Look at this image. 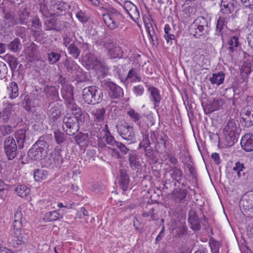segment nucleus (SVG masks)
I'll list each match as a JSON object with an SVG mask.
<instances>
[{
	"label": "nucleus",
	"instance_id": "nucleus-29",
	"mask_svg": "<svg viewBox=\"0 0 253 253\" xmlns=\"http://www.w3.org/2000/svg\"><path fill=\"white\" fill-rule=\"evenodd\" d=\"M49 121L52 123H55L61 116V110L59 106H52L47 113Z\"/></svg>",
	"mask_w": 253,
	"mask_h": 253
},
{
	"label": "nucleus",
	"instance_id": "nucleus-38",
	"mask_svg": "<svg viewBox=\"0 0 253 253\" xmlns=\"http://www.w3.org/2000/svg\"><path fill=\"white\" fill-rule=\"evenodd\" d=\"M30 13L24 9L19 12L18 17L16 19V23L18 24H24L27 23Z\"/></svg>",
	"mask_w": 253,
	"mask_h": 253
},
{
	"label": "nucleus",
	"instance_id": "nucleus-9",
	"mask_svg": "<svg viewBox=\"0 0 253 253\" xmlns=\"http://www.w3.org/2000/svg\"><path fill=\"white\" fill-rule=\"evenodd\" d=\"M62 150L56 148L45 158V166L51 169L59 168L61 166L63 159L61 155Z\"/></svg>",
	"mask_w": 253,
	"mask_h": 253
},
{
	"label": "nucleus",
	"instance_id": "nucleus-39",
	"mask_svg": "<svg viewBox=\"0 0 253 253\" xmlns=\"http://www.w3.org/2000/svg\"><path fill=\"white\" fill-rule=\"evenodd\" d=\"M48 175L46 170L42 169H37L35 170L34 173V177L37 181H41L45 179Z\"/></svg>",
	"mask_w": 253,
	"mask_h": 253
},
{
	"label": "nucleus",
	"instance_id": "nucleus-18",
	"mask_svg": "<svg viewBox=\"0 0 253 253\" xmlns=\"http://www.w3.org/2000/svg\"><path fill=\"white\" fill-rule=\"evenodd\" d=\"M14 104L11 103L4 104L3 108L0 111V119L5 122H7L12 117L13 112H14Z\"/></svg>",
	"mask_w": 253,
	"mask_h": 253
},
{
	"label": "nucleus",
	"instance_id": "nucleus-16",
	"mask_svg": "<svg viewBox=\"0 0 253 253\" xmlns=\"http://www.w3.org/2000/svg\"><path fill=\"white\" fill-rule=\"evenodd\" d=\"M189 31L190 34L196 38L203 39L205 36L208 34L210 28H205L199 24H196L193 22L190 25Z\"/></svg>",
	"mask_w": 253,
	"mask_h": 253
},
{
	"label": "nucleus",
	"instance_id": "nucleus-5",
	"mask_svg": "<svg viewBox=\"0 0 253 253\" xmlns=\"http://www.w3.org/2000/svg\"><path fill=\"white\" fill-rule=\"evenodd\" d=\"M241 131L238 121L235 119L229 120L223 129L224 139L228 146H232L237 142Z\"/></svg>",
	"mask_w": 253,
	"mask_h": 253
},
{
	"label": "nucleus",
	"instance_id": "nucleus-14",
	"mask_svg": "<svg viewBox=\"0 0 253 253\" xmlns=\"http://www.w3.org/2000/svg\"><path fill=\"white\" fill-rule=\"evenodd\" d=\"M102 84L109 90V94L112 98L117 99L123 96L122 88L113 82L104 80L102 81Z\"/></svg>",
	"mask_w": 253,
	"mask_h": 253
},
{
	"label": "nucleus",
	"instance_id": "nucleus-64",
	"mask_svg": "<svg viewBox=\"0 0 253 253\" xmlns=\"http://www.w3.org/2000/svg\"><path fill=\"white\" fill-rule=\"evenodd\" d=\"M187 233V227L184 225L182 224L180 227H179L178 229L177 235L178 237H181L183 235H186Z\"/></svg>",
	"mask_w": 253,
	"mask_h": 253
},
{
	"label": "nucleus",
	"instance_id": "nucleus-4",
	"mask_svg": "<svg viewBox=\"0 0 253 253\" xmlns=\"http://www.w3.org/2000/svg\"><path fill=\"white\" fill-rule=\"evenodd\" d=\"M75 111V113L67 114L63 118V124L66 127L65 131L69 135H74L79 130V126L84 122V116L80 108L70 109Z\"/></svg>",
	"mask_w": 253,
	"mask_h": 253
},
{
	"label": "nucleus",
	"instance_id": "nucleus-30",
	"mask_svg": "<svg viewBox=\"0 0 253 253\" xmlns=\"http://www.w3.org/2000/svg\"><path fill=\"white\" fill-rule=\"evenodd\" d=\"M130 80L132 82H139L141 78L138 74V71L134 68H131L128 71V74L125 79V81Z\"/></svg>",
	"mask_w": 253,
	"mask_h": 253
},
{
	"label": "nucleus",
	"instance_id": "nucleus-61",
	"mask_svg": "<svg viewBox=\"0 0 253 253\" xmlns=\"http://www.w3.org/2000/svg\"><path fill=\"white\" fill-rule=\"evenodd\" d=\"M212 106H214L215 110H217L219 109L220 107H221L224 104V101L222 99H214L213 101L212 102Z\"/></svg>",
	"mask_w": 253,
	"mask_h": 253
},
{
	"label": "nucleus",
	"instance_id": "nucleus-23",
	"mask_svg": "<svg viewBox=\"0 0 253 253\" xmlns=\"http://www.w3.org/2000/svg\"><path fill=\"white\" fill-rule=\"evenodd\" d=\"M83 56V60L88 65H91L93 68H98L101 65V62L90 52L84 53Z\"/></svg>",
	"mask_w": 253,
	"mask_h": 253
},
{
	"label": "nucleus",
	"instance_id": "nucleus-27",
	"mask_svg": "<svg viewBox=\"0 0 253 253\" xmlns=\"http://www.w3.org/2000/svg\"><path fill=\"white\" fill-rule=\"evenodd\" d=\"M128 162L130 167L133 170L138 169L141 166L139 158L136 153L133 151L129 153Z\"/></svg>",
	"mask_w": 253,
	"mask_h": 253
},
{
	"label": "nucleus",
	"instance_id": "nucleus-60",
	"mask_svg": "<svg viewBox=\"0 0 253 253\" xmlns=\"http://www.w3.org/2000/svg\"><path fill=\"white\" fill-rule=\"evenodd\" d=\"M251 73L250 67L245 66L244 65L240 69V74L243 77H247Z\"/></svg>",
	"mask_w": 253,
	"mask_h": 253
},
{
	"label": "nucleus",
	"instance_id": "nucleus-48",
	"mask_svg": "<svg viewBox=\"0 0 253 253\" xmlns=\"http://www.w3.org/2000/svg\"><path fill=\"white\" fill-rule=\"evenodd\" d=\"M105 138L106 143L112 146H115L117 145V143L119 141H117L114 137L111 134L110 131H107V134L104 135Z\"/></svg>",
	"mask_w": 253,
	"mask_h": 253
},
{
	"label": "nucleus",
	"instance_id": "nucleus-46",
	"mask_svg": "<svg viewBox=\"0 0 253 253\" xmlns=\"http://www.w3.org/2000/svg\"><path fill=\"white\" fill-rule=\"evenodd\" d=\"M54 137L56 142L58 144H61L65 140V134L59 130H56L54 132Z\"/></svg>",
	"mask_w": 253,
	"mask_h": 253
},
{
	"label": "nucleus",
	"instance_id": "nucleus-43",
	"mask_svg": "<svg viewBox=\"0 0 253 253\" xmlns=\"http://www.w3.org/2000/svg\"><path fill=\"white\" fill-rule=\"evenodd\" d=\"M88 139V134L80 132L74 137L76 143L78 145H84Z\"/></svg>",
	"mask_w": 253,
	"mask_h": 253
},
{
	"label": "nucleus",
	"instance_id": "nucleus-54",
	"mask_svg": "<svg viewBox=\"0 0 253 253\" xmlns=\"http://www.w3.org/2000/svg\"><path fill=\"white\" fill-rule=\"evenodd\" d=\"M76 17L82 23H85L89 20L88 15L82 11H80L77 13Z\"/></svg>",
	"mask_w": 253,
	"mask_h": 253
},
{
	"label": "nucleus",
	"instance_id": "nucleus-26",
	"mask_svg": "<svg viewBox=\"0 0 253 253\" xmlns=\"http://www.w3.org/2000/svg\"><path fill=\"white\" fill-rule=\"evenodd\" d=\"M148 90L150 93V100L154 103L155 106L158 105L162 99L159 89L155 87L150 86Z\"/></svg>",
	"mask_w": 253,
	"mask_h": 253
},
{
	"label": "nucleus",
	"instance_id": "nucleus-57",
	"mask_svg": "<svg viewBox=\"0 0 253 253\" xmlns=\"http://www.w3.org/2000/svg\"><path fill=\"white\" fill-rule=\"evenodd\" d=\"M0 131L3 135H6L12 132V127L9 125H3L0 126Z\"/></svg>",
	"mask_w": 253,
	"mask_h": 253
},
{
	"label": "nucleus",
	"instance_id": "nucleus-22",
	"mask_svg": "<svg viewBox=\"0 0 253 253\" xmlns=\"http://www.w3.org/2000/svg\"><path fill=\"white\" fill-rule=\"evenodd\" d=\"M129 183V177L125 169L120 170L119 186L123 191H126Z\"/></svg>",
	"mask_w": 253,
	"mask_h": 253
},
{
	"label": "nucleus",
	"instance_id": "nucleus-13",
	"mask_svg": "<svg viewBox=\"0 0 253 253\" xmlns=\"http://www.w3.org/2000/svg\"><path fill=\"white\" fill-rule=\"evenodd\" d=\"M61 95L66 102L67 107L69 109L78 107L74 101L72 88L68 85H64L61 90Z\"/></svg>",
	"mask_w": 253,
	"mask_h": 253
},
{
	"label": "nucleus",
	"instance_id": "nucleus-1",
	"mask_svg": "<svg viewBox=\"0 0 253 253\" xmlns=\"http://www.w3.org/2000/svg\"><path fill=\"white\" fill-rule=\"evenodd\" d=\"M36 0L40 5V12L47 18L65 15L70 9V6L61 0Z\"/></svg>",
	"mask_w": 253,
	"mask_h": 253
},
{
	"label": "nucleus",
	"instance_id": "nucleus-56",
	"mask_svg": "<svg viewBox=\"0 0 253 253\" xmlns=\"http://www.w3.org/2000/svg\"><path fill=\"white\" fill-rule=\"evenodd\" d=\"M167 156L169 161L170 162L171 166H177L178 164V159L175 157L174 154L169 153L167 154Z\"/></svg>",
	"mask_w": 253,
	"mask_h": 253
},
{
	"label": "nucleus",
	"instance_id": "nucleus-15",
	"mask_svg": "<svg viewBox=\"0 0 253 253\" xmlns=\"http://www.w3.org/2000/svg\"><path fill=\"white\" fill-rule=\"evenodd\" d=\"M240 123L242 126L249 127L253 126V110L249 107L244 108L240 114Z\"/></svg>",
	"mask_w": 253,
	"mask_h": 253
},
{
	"label": "nucleus",
	"instance_id": "nucleus-45",
	"mask_svg": "<svg viewBox=\"0 0 253 253\" xmlns=\"http://www.w3.org/2000/svg\"><path fill=\"white\" fill-rule=\"evenodd\" d=\"M48 61L50 64H54L58 62L61 57V55L57 53L52 51L47 53Z\"/></svg>",
	"mask_w": 253,
	"mask_h": 253
},
{
	"label": "nucleus",
	"instance_id": "nucleus-7",
	"mask_svg": "<svg viewBox=\"0 0 253 253\" xmlns=\"http://www.w3.org/2000/svg\"><path fill=\"white\" fill-rule=\"evenodd\" d=\"M102 19L107 27L113 30L119 26L123 16L116 9L110 8L102 15Z\"/></svg>",
	"mask_w": 253,
	"mask_h": 253
},
{
	"label": "nucleus",
	"instance_id": "nucleus-58",
	"mask_svg": "<svg viewBox=\"0 0 253 253\" xmlns=\"http://www.w3.org/2000/svg\"><path fill=\"white\" fill-rule=\"evenodd\" d=\"M7 68L6 64L0 61V79L4 78L7 74Z\"/></svg>",
	"mask_w": 253,
	"mask_h": 253
},
{
	"label": "nucleus",
	"instance_id": "nucleus-53",
	"mask_svg": "<svg viewBox=\"0 0 253 253\" xmlns=\"http://www.w3.org/2000/svg\"><path fill=\"white\" fill-rule=\"evenodd\" d=\"M194 22H196V24H199L205 28H210L208 20L203 16L197 17Z\"/></svg>",
	"mask_w": 253,
	"mask_h": 253
},
{
	"label": "nucleus",
	"instance_id": "nucleus-17",
	"mask_svg": "<svg viewBox=\"0 0 253 253\" xmlns=\"http://www.w3.org/2000/svg\"><path fill=\"white\" fill-rule=\"evenodd\" d=\"M237 6L236 0H221L220 12L224 14H229L233 12Z\"/></svg>",
	"mask_w": 253,
	"mask_h": 253
},
{
	"label": "nucleus",
	"instance_id": "nucleus-3",
	"mask_svg": "<svg viewBox=\"0 0 253 253\" xmlns=\"http://www.w3.org/2000/svg\"><path fill=\"white\" fill-rule=\"evenodd\" d=\"M17 141L16 144L14 139L12 137H7L4 142V151L9 160H13L17 155V148L22 149L24 144L27 139L26 130L21 129L16 131L15 134Z\"/></svg>",
	"mask_w": 253,
	"mask_h": 253
},
{
	"label": "nucleus",
	"instance_id": "nucleus-40",
	"mask_svg": "<svg viewBox=\"0 0 253 253\" xmlns=\"http://www.w3.org/2000/svg\"><path fill=\"white\" fill-rule=\"evenodd\" d=\"M3 24L4 28L8 29L9 28L13 27L15 25L17 24L16 23V19L14 20L12 16L9 14H6L4 16Z\"/></svg>",
	"mask_w": 253,
	"mask_h": 253
},
{
	"label": "nucleus",
	"instance_id": "nucleus-6",
	"mask_svg": "<svg viewBox=\"0 0 253 253\" xmlns=\"http://www.w3.org/2000/svg\"><path fill=\"white\" fill-rule=\"evenodd\" d=\"M83 98L88 104L100 103L103 99V91L96 86L86 87L82 91Z\"/></svg>",
	"mask_w": 253,
	"mask_h": 253
},
{
	"label": "nucleus",
	"instance_id": "nucleus-36",
	"mask_svg": "<svg viewBox=\"0 0 253 253\" xmlns=\"http://www.w3.org/2000/svg\"><path fill=\"white\" fill-rule=\"evenodd\" d=\"M228 18L226 17L219 16L216 26L215 35L220 36L222 35V30L228 21Z\"/></svg>",
	"mask_w": 253,
	"mask_h": 253
},
{
	"label": "nucleus",
	"instance_id": "nucleus-25",
	"mask_svg": "<svg viewBox=\"0 0 253 253\" xmlns=\"http://www.w3.org/2000/svg\"><path fill=\"white\" fill-rule=\"evenodd\" d=\"M45 29L46 31L55 30L60 31L62 30L63 27L60 23L52 19H46L44 22Z\"/></svg>",
	"mask_w": 253,
	"mask_h": 253
},
{
	"label": "nucleus",
	"instance_id": "nucleus-2",
	"mask_svg": "<svg viewBox=\"0 0 253 253\" xmlns=\"http://www.w3.org/2000/svg\"><path fill=\"white\" fill-rule=\"evenodd\" d=\"M23 218L21 208H18L15 212L12 235L15 239L14 247L25 245L28 243L31 236L30 230L25 228L26 223H23Z\"/></svg>",
	"mask_w": 253,
	"mask_h": 253
},
{
	"label": "nucleus",
	"instance_id": "nucleus-21",
	"mask_svg": "<svg viewBox=\"0 0 253 253\" xmlns=\"http://www.w3.org/2000/svg\"><path fill=\"white\" fill-rule=\"evenodd\" d=\"M106 110L104 108H92L90 110V113L96 122L101 123L104 121Z\"/></svg>",
	"mask_w": 253,
	"mask_h": 253
},
{
	"label": "nucleus",
	"instance_id": "nucleus-11",
	"mask_svg": "<svg viewBox=\"0 0 253 253\" xmlns=\"http://www.w3.org/2000/svg\"><path fill=\"white\" fill-rule=\"evenodd\" d=\"M103 46L108 49V55L111 59L121 58L123 56L122 48L114 44L112 40L108 39L103 42Z\"/></svg>",
	"mask_w": 253,
	"mask_h": 253
},
{
	"label": "nucleus",
	"instance_id": "nucleus-59",
	"mask_svg": "<svg viewBox=\"0 0 253 253\" xmlns=\"http://www.w3.org/2000/svg\"><path fill=\"white\" fill-rule=\"evenodd\" d=\"M133 91L136 96H140L144 93V88L143 85L139 84L134 86L133 87Z\"/></svg>",
	"mask_w": 253,
	"mask_h": 253
},
{
	"label": "nucleus",
	"instance_id": "nucleus-49",
	"mask_svg": "<svg viewBox=\"0 0 253 253\" xmlns=\"http://www.w3.org/2000/svg\"><path fill=\"white\" fill-rule=\"evenodd\" d=\"M149 38L151 41L152 44L155 46H157L159 44L157 36L154 31L153 28H152L151 31H149Z\"/></svg>",
	"mask_w": 253,
	"mask_h": 253
},
{
	"label": "nucleus",
	"instance_id": "nucleus-47",
	"mask_svg": "<svg viewBox=\"0 0 253 253\" xmlns=\"http://www.w3.org/2000/svg\"><path fill=\"white\" fill-rule=\"evenodd\" d=\"M245 169L244 165L239 162L235 163V166L233 168V170L237 174L238 178L241 177V172Z\"/></svg>",
	"mask_w": 253,
	"mask_h": 253
},
{
	"label": "nucleus",
	"instance_id": "nucleus-35",
	"mask_svg": "<svg viewBox=\"0 0 253 253\" xmlns=\"http://www.w3.org/2000/svg\"><path fill=\"white\" fill-rule=\"evenodd\" d=\"M63 65L67 71L71 74L74 73L80 69L79 66L75 61H70L68 59L63 62Z\"/></svg>",
	"mask_w": 253,
	"mask_h": 253
},
{
	"label": "nucleus",
	"instance_id": "nucleus-41",
	"mask_svg": "<svg viewBox=\"0 0 253 253\" xmlns=\"http://www.w3.org/2000/svg\"><path fill=\"white\" fill-rule=\"evenodd\" d=\"M8 48L14 52L19 51L21 47V44L20 40L16 38L10 42L7 45Z\"/></svg>",
	"mask_w": 253,
	"mask_h": 253
},
{
	"label": "nucleus",
	"instance_id": "nucleus-12",
	"mask_svg": "<svg viewBox=\"0 0 253 253\" xmlns=\"http://www.w3.org/2000/svg\"><path fill=\"white\" fill-rule=\"evenodd\" d=\"M116 127L118 132L124 139L132 142L135 140V132L132 126L122 124Z\"/></svg>",
	"mask_w": 253,
	"mask_h": 253
},
{
	"label": "nucleus",
	"instance_id": "nucleus-8",
	"mask_svg": "<svg viewBox=\"0 0 253 253\" xmlns=\"http://www.w3.org/2000/svg\"><path fill=\"white\" fill-rule=\"evenodd\" d=\"M47 143L43 140L39 139L33 144L28 152V157L34 161H40L47 154L46 150Z\"/></svg>",
	"mask_w": 253,
	"mask_h": 253
},
{
	"label": "nucleus",
	"instance_id": "nucleus-31",
	"mask_svg": "<svg viewBox=\"0 0 253 253\" xmlns=\"http://www.w3.org/2000/svg\"><path fill=\"white\" fill-rule=\"evenodd\" d=\"M16 193L20 197L27 199L30 195V189L24 185H20L15 188Z\"/></svg>",
	"mask_w": 253,
	"mask_h": 253
},
{
	"label": "nucleus",
	"instance_id": "nucleus-34",
	"mask_svg": "<svg viewBox=\"0 0 253 253\" xmlns=\"http://www.w3.org/2000/svg\"><path fill=\"white\" fill-rule=\"evenodd\" d=\"M253 203L248 198L247 196L244 194L240 202V207L242 211H249V210L253 207Z\"/></svg>",
	"mask_w": 253,
	"mask_h": 253
},
{
	"label": "nucleus",
	"instance_id": "nucleus-37",
	"mask_svg": "<svg viewBox=\"0 0 253 253\" xmlns=\"http://www.w3.org/2000/svg\"><path fill=\"white\" fill-rule=\"evenodd\" d=\"M69 54L74 59H78L81 53L79 46L75 42L71 43L67 48Z\"/></svg>",
	"mask_w": 253,
	"mask_h": 253
},
{
	"label": "nucleus",
	"instance_id": "nucleus-32",
	"mask_svg": "<svg viewBox=\"0 0 253 253\" xmlns=\"http://www.w3.org/2000/svg\"><path fill=\"white\" fill-rule=\"evenodd\" d=\"M9 98L13 99L16 98L19 95V89L17 84L13 82L9 84L7 87Z\"/></svg>",
	"mask_w": 253,
	"mask_h": 253
},
{
	"label": "nucleus",
	"instance_id": "nucleus-28",
	"mask_svg": "<svg viewBox=\"0 0 253 253\" xmlns=\"http://www.w3.org/2000/svg\"><path fill=\"white\" fill-rule=\"evenodd\" d=\"M240 43L237 36H232L228 39L226 45L229 52H234L237 51Z\"/></svg>",
	"mask_w": 253,
	"mask_h": 253
},
{
	"label": "nucleus",
	"instance_id": "nucleus-42",
	"mask_svg": "<svg viewBox=\"0 0 253 253\" xmlns=\"http://www.w3.org/2000/svg\"><path fill=\"white\" fill-rule=\"evenodd\" d=\"M127 114L131 119L132 122L137 124H139L141 116L133 109H129L127 112Z\"/></svg>",
	"mask_w": 253,
	"mask_h": 253
},
{
	"label": "nucleus",
	"instance_id": "nucleus-62",
	"mask_svg": "<svg viewBox=\"0 0 253 253\" xmlns=\"http://www.w3.org/2000/svg\"><path fill=\"white\" fill-rule=\"evenodd\" d=\"M204 110L206 114H210L216 110L214 106H212V102L207 103L204 107Z\"/></svg>",
	"mask_w": 253,
	"mask_h": 253
},
{
	"label": "nucleus",
	"instance_id": "nucleus-55",
	"mask_svg": "<svg viewBox=\"0 0 253 253\" xmlns=\"http://www.w3.org/2000/svg\"><path fill=\"white\" fill-rule=\"evenodd\" d=\"M116 146L119 149L120 152L123 155H126L129 150L125 144L121 142L117 143Z\"/></svg>",
	"mask_w": 253,
	"mask_h": 253
},
{
	"label": "nucleus",
	"instance_id": "nucleus-33",
	"mask_svg": "<svg viewBox=\"0 0 253 253\" xmlns=\"http://www.w3.org/2000/svg\"><path fill=\"white\" fill-rule=\"evenodd\" d=\"M225 74L222 72L212 74V77L209 79L211 84H216L219 85L223 83Z\"/></svg>",
	"mask_w": 253,
	"mask_h": 253
},
{
	"label": "nucleus",
	"instance_id": "nucleus-20",
	"mask_svg": "<svg viewBox=\"0 0 253 253\" xmlns=\"http://www.w3.org/2000/svg\"><path fill=\"white\" fill-rule=\"evenodd\" d=\"M188 215V221L191 225V228L194 231L200 230L201 225L196 211L193 209H191L189 211Z\"/></svg>",
	"mask_w": 253,
	"mask_h": 253
},
{
	"label": "nucleus",
	"instance_id": "nucleus-63",
	"mask_svg": "<svg viewBox=\"0 0 253 253\" xmlns=\"http://www.w3.org/2000/svg\"><path fill=\"white\" fill-rule=\"evenodd\" d=\"M154 212V209L153 208H152L150 209L149 211L144 212L142 213V216L144 217H147L150 216L151 218V219L154 220L156 219V214Z\"/></svg>",
	"mask_w": 253,
	"mask_h": 253
},
{
	"label": "nucleus",
	"instance_id": "nucleus-24",
	"mask_svg": "<svg viewBox=\"0 0 253 253\" xmlns=\"http://www.w3.org/2000/svg\"><path fill=\"white\" fill-rule=\"evenodd\" d=\"M62 218L63 215L60 213L59 211L55 210L45 213L43 217V219L45 222H53Z\"/></svg>",
	"mask_w": 253,
	"mask_h": 253
},
{
	"label": "nucleus",
	"instance_id": "nucleus-44",
	"mask_svg": "<svg viewBox=\"0 0 253 253\" xmlns=\"http://www.w3.org/2000/svg\"><path fill=\"white\" fill-rule=\"evenodd\" d=\"M5 58L11 71L13 72L17 68L18 64L17 58L11 55L6 56Z\"/></svg>",
	"mask_w": 253,
	"mask_h": 253
},
{
	"label": "nucleus",
	"instance_id": "nucleus-19",
	"mask_svg": "<svg viewBox=\"0 0 253 253\" xmlns=\"http://www.w3.org/2000/svg\"><path fill=\"white\" fill-rule=\"evenodd\" d=\"M241 145L242 148L247 152L253 151V134H245L241 140Z\"/></svg>",
	"mask_w": 253,
	"mask_h": 253
},
{
	"label": "nucleus",
	"instance_id": "nucleus-52",
	"mask_svg": "<svg viewBox=\"0 0 253 253\" xmlns=\"http://www.w3.org/2000/svg\"><path fill=\"white\" fill-rule=\"evenodd\" d=\"M150 142L149 139L148 135H144L143 136V139L139 144V147L144 148L145 151H146V148L150 147Z\"/></svg>",
	"mask_w": 253,
	"mask_h": 253
},
{
	"label": "nucleus",
	"instance_id": "nucleus-51",
	"mask_svg": "<svg viewBox=\"0 0 253 253\" xmlns=\"http://www.w3.org/2000/svg\"><path fill=\"white\" fill-rule=\"evenodd\" d=\"M26 52L29 56L32 57L35 56L37 52V46L34 43H32L28 46L26 50Z\"/></svg>",
	"mask_w": 253,
	"mask_h": 253
},
{
	"label": "nucleus",
	"instance_id": "nucleus-50",
	"mask_svg": "<svg viewBox=\"0 0 253 253\" xmlns=\"http://www.w3.org/2000/svg\"><path fill=\"white\" fill-rule=\"evenodd\" d=\"M127 14L134 21L137 20L139 18V11L138 8L135 5L132 7V9Z\"/></svg>",
	"mask_w": 253,
	"mask_h": 253
},
{
	"label": "nucleus",
	"instance_id": "nucleus-10",
	"mask_svg": "<svg viewBox=\"0 0 253 253\" xmlns=\"http://www.w3.org/2000/svg\"><path fill=\"white\" fill-rule=\"evenodd\" d=\"M167 172L169 173V176L173 182L175 187H179L180 184L185 186V178L183 175L182 170L179 166L169 165Z\"/></svg>",
	"mask_w": 253,
	"mask_h": 253
}]
</instances>
